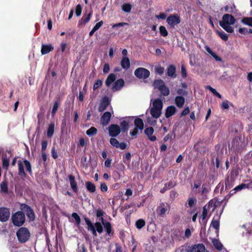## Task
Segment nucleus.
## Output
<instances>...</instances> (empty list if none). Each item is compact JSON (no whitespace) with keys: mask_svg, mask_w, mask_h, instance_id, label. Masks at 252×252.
<instances>
[{"mask_svg":"<svg viewBox=\"0 0 252 252\" xmlns=\"http://www.w3.org/2000/svg\"><path fill=\"white\" fill-rule=\"evenodd\" d=\"M213 245L214 247L219 250H221L222 248V245L218 240H215L213 241Z\"/></svg>","mask_w":252,"mask_h":252,"instance_id":"obj_53","label":"nucleus"},{"mask_svg":"<svg viewBox=\"0 0 252 252\" xmlns=\"http://www.w3.org/2000/svg\"><path fill=\"white\" fill-rule=\"evenodd\" d=\"M2 167L6 170H7L9 165V160L2 159Z\"/></svg>","mask_w":252,"mask_h":252,"instance_id":"obj_57","label":"nucleus"},{"mask_svg":"<svg viewBox=\"0 0 252 252\" xmlns=\"http://www.w3.org/2000/svg\"><path fill=\"white\" fill-rule=\"evenodd\" d=\"M95 230L99 233H101L103 231V227L100 222H96L94 223Z\"/></svg>","mask_w":252,"mask_h":252,"instance_id":"obj_51","label":"nucleus"},{"mask_svg":"<svg viewBox=\"0 0 252 252\" xmlns=\"http://www.w3.org/2000/svg\"><path fill=\"white\" fill-rule=\"evenodd\" d=\"M167 211L163 203H161L157 209V214L160 217H163Z\"/></svg>","mask_w":252,"mask_h":252,"instance_id":"obj_22","label":"nucleus"},{"mask_svg":"<svg viewBox=\"0 0 252 252\" xmlns=\"http://www.w3.org/2000/svg\"><path fill=\"white\" fill-rule=\"evenodd\" d=\"M112 176L115 181L119 180L121 179V176H122V175L120 174V173L118 171H114L113 172Z\"/></svg>","mask_w":252,"mask_h":252,"instance_id":"obj_59","label":"nucleus"},{"mask_svg":"<svg viewBox=\"0 0 252 252\" xmlns=\"http://www.w3.org/2000/svg\"><path fill=\"white\" fill-rule=\"evenodd\" d=\"M68 179L69 180L70 187L73 191L75 193H77L78 191V189L77 187V184L75 181V177L73 175L70 174L68 176Z\"/></svg>","mask_w":252,"mask_h":252,"instance_id":"obj_18","label":"nucleus"},{"mask_svg":"<svg viewBox=\"0 0 252 252\" xmlns=\"http://www.w3.org/2000/svg\"><path fill=\"white\" fill-rule=\"evenodd\" d=\"M154 86L160 91L161 95L166 96L169 94V89L165 85L164 82L162 80H155L154 82Z\"/></svg>","mask_w":252,"mask_h":252,"instance_id":"obj_5","label":"nucleus"},{"mask_svg":"<svg viewBox=\"0 0 252 252\" xmlns=\"http://www.w3.org/2000/svg\"><path fill=\"white\" fill-rule=\"evenodd\" d=\"M93 14V11L91 10L89 13L86 17L84 15L81 19L79 21L78 26V27H82L85 25L86 23L89 22Z\"/></svg>","mask_w":252,"mask_h":252,"instance_id":"obj_17","label":"nucleus"},{"mask_svg":"<svg viewBox=\"0 0 252 252\" xmlns=\"http://www.w3.org/2000/svg\"><path fill=\"white\" fill-rule=\"evenodd\" d=\"M181 74L183 78H186L187 77V71L184 64L181 65Z\"/></svg>","mask_w":252,"mask_h":252,"instance_id":"obj_60","label":"nucleus"},{"mask_svg":"<svg viewBox=\"0 0 252 252\" xmlns=\"http://www.w3.org/2000/svg\"><path fill=\"white\" fill-rule=\"evenodd\" d=\"M154 131L152 127L146 128L144 130L145 134L148 136V138L152 141H155L157 140V137L155 135H152Z\"/></svg>","mask_w":252,"mask_h":252,"instance_id":"obj_20","label":"nucleus"},{"mask_svg":"<svg viewBox=\"0 0 252 252\" xmlns=\"http://www.w3.org/2000/svg\"><path fill=\"white\" fill-rule=\"evenodd\" d=\"M176 186V183L175 182H173L172 181H170L169 182L164 184V186L167 189L174 188Z\"/></svg>","mask_w":252,"mask_h":252,"instance_id":"obj_56","label":"nucleus"},{"mask_svg":"<svg viewBox=\"0 0 252 252\" xmlns=\"http://www.w3.org/2000/svg\"><path fill=\"white\" fill-rule=\"evenodd\" d=\"M60 96H58V97H57V100L55 101V102L54 103L53 106L52 112H51L52 116H54V115L56 113V112L58 109V108H59V106L60 105Z\"/></svg>","mask_w":252,"mask_h":252,"instance_id":"obj_35","label":"nucleus"},{"mask_svg":"<svg viewBox=\"0 0 252 252\" xmlns=\"http://www.w3.org/2000/svg\"><path fill=\"white\" fill-rule=\"evenodd\" d=\"M236 179V169L233 168L227 176L225 181L226 189H230L234 185Z\"/></svg>","mask_w":252,"mask_h":252,"instance_id":"obj_7","label":"nucleus"},{"mask_svg":"<svg viewBox=\"0 0 252 252\" xmlns=\"http://www.w3.org/2000/svg\"><path fill=\"white\" fill-rule=\"evenodd\" d=\"M110 143L112 146L118 148L120 142L117 139L115 138L114 137H112L110 139Z\"/></svg>","mask_w":252,"mask_h":252,"instance_id":"obj_48","label":"nucleus"},{"mask_svg":"<svg viewBox=\"0 0 252 252\" xmlns=\"http://www.w3.org/2000/svg\"><path fill=\"white\" fill-rule=\"evenodd\" d=\"M129 122L128 120H124L120 122V128L121 129V131L123 133H126L127 132L129 129Z\"/></svg>","mask_w":252,"mask_h":252,"instance_id":"obj_25","label":"nucleus"},{"mask_svg":"<svg viewBox=\"0 0 252 252\" xmlns=\"http://www.w3.org/2000/svg\"><path fill=\"white\" fill-rule=\"evenodd\" d=\"M55 129L54 123H51L47 128V135L48 137H51L54 134Z\"/></svg>","mask_w":252,"mask_h":252,"instance_id":"obj_37","label":"nucleus"},{"mask_svg":"<svg viewBox=\"0 0 252 252\" xmlns=\"http://www.w3.org/2000/svg\"><path fill=\"white\" fill-rule=\"evenodd\" d=\"M100 220H101V221L104 225V228L105 229V231H106L107 234L109 235L112 231V226H111L110 222H104V219L103 218H101L100 219Z\"/></svg>","mask_w":252,"mask_h":252,"instance_id":"obj_33","label":"nucleus"},{"mask_svg":"<svg viewBox=\"0 0 252 252\" xmlns=\"http://www.w3.org/2000/svg\"><path fill=\"white\" fill-rule=\"evenodd\" d=\"M216 32L223 40L227 41L228 40V37L224 32L217 30Z\"/></svg>","mask_w":252,"mask_h":252,"instance_id":"obj_42","label":"nucleus"},{"mask_svg":"<svg viewBox=\"0 0 252 252\" xmlns=\"http://www.w3.org/2000/svg\"><path fill=\"white\" fill-rule=\"evenodd\" d=\"M1 192L3 193L8 192L7 182L6 180H3L0 184Z\"/></svg>","mask_w":252,"mask_h":252,"instance_id":"obj_38","label":"nucleus"},{"mask_svg":"<svg viewBox=\"0 0 252 252\" xmlns=\"http://www.w3.org/2000/svg\"><path fill=\"white\" fill-rule=\"evenodd\" d=\"M103 21H100V22L95 24V25L93 27V29L96 32L103 25Z\"/></svg>","mask_w":252,"mask_h":252,"instance_id":"obj_64","label":"nucleus"},{"mask_svg":"<svg viewBox=\"0 0 252 252\" xmlns=\"http://www.w3.org/2000/svg\"><path fill=\"white\" fill-rule=\"evenodd\" d=\"M82 10V7L81 4H78L77 5L75 8V14L77 17L81 15Z\"/></svg>","mask_w":252,"mask_h":252,"instance_id":"obj_55","label":"nucleus"},{"mask_svg":"<svg viewBox=\"0 0 252 252\" xmlns=\"http://www.w3.org/2000/svg\"><path fill=\"white\" fill-rule=\"evenodd\" d=\"M102 85V81L99 79L97 80L93 86L94 90H96L98 88H100Z\"/></svg>","mask_w":252,"mask_h":252,"instance_id":"obj_50","label":"nucleus"},{"mask_svg":"<svg viewBox=\"0 0 252 252\" xmlns=\"http://www.w3.org/2000/svg\"><path fill=\"white\" fill-rule=\"evenodd\" d=\"M201 189H202L201 192V195H204V194H205L209 192V189L208 188H207L206 187V185H205V184H203L202 186Z\"/></svg>","mask_w":252,"mask_h":252,"instance_id":"obj_58","label":"nucleus"},{"mask_svg":"<svg viewBox=\"0 0 252 252\" xmlns=\"http://www.w3.org/2000/svg\"><path fill=\"white\" fill-rule=\"evenodd\" d=\"M23 162L24 165H25L27 171L28 172L29 174L31 175L32 174V169L31 163L26 159L24 160Z\"/></svg>","mask_w":252,"mask_h":252,"instance_id":"obj_40","label":"nucleus"},{"mask_svg":"<svg viewBox=\"0 0 252 252\" xmlns=\"http://www.w3.org/2000/svg\"><path fill=\"white\" fill-rule=\"evenodd\" d=\"M122 9L126 12H129L131 9V5L129 3H124L122 6Z\"/></svg>","mask_w":252,"mask_h":252,"instance_id":"obj_46","label":"nucleus"},{"mask_svg":"<svg viewBox=\"0 0 252 252\" xmlns=\"http://www.w3.org/2000/svg\"><path fill=\"white\" fill-rule=\"evenodd\" d=\"M110 101L108 97L105 96L101 100L100 104L98 108L99 112L104 111L107 107L110 104Z\"/></svg>","mask_w":252,"mask_h":252,"instance_id":"obj_15","label":"nucleus"},{"mask_svg":"<svg viewBox=\"0 0 252 252\" xmlns=\"http://www.w3.org/2000/svg\"><path fill=\"white\" fill-rule=\"evenodd\" d=\"M164 67H162L160 65H158L155 67V71L159 75H161L164 72Z\"/></svg>","mask_w":252,"mask_h":252,"instance_id":"obj_54","label":"nucleus"},{"mask_svg":"<svg viewBox=\"0 0 252 252\" xmlns=\"http://www.w3.org/2000/svg\"><path fill=\"white\" fill-rule=\"evenodd\" d=\"M213 202L212 201V200H210L208 202V206L207 207V205H205L203 207L202 213L201 216V218L203 220H205L206 218V217L207 216V214H208V210L209 209L210 206H213Z\"/></svg>","mask_w":252,"mask_h":252,"instance_id":"obj_29","label":"nucleus"},{"mask_svg":"<svg viewBox=\"0 0 252 252\" xmlns=\"http://www.w3.org/2000/svg\"><path fill=\"white\" fill-rule=\"evenodd\" d=\"M84 219L85 221V222L86 224L87 225V229L89 231H92L95 228V226L94 225L91 220L89 219V218L87 217L86 216H84Z\"/></svg>","mask_w":252,"mask_h":252,"instance_id":"obj_36","label":"nucleus"},{"mask_svg":"<svg viewBox=\"0 0 252 252\" xmlns=\"http://www.w3.org/2000/svg\"><path fill=\"white\" fill-rule=\"evenodd\" d=\"M20 209L26 212L27 216L30 221H34L35 220V214L33 210L30 206L26 204L23 203L20 205Z\"/></svg>","mask_w":252,"mask_h":252,"instance_id":"obj_9","label":"nucleus"},{"mask_svg":"<svg viewBox=\"0 0 252 252\" xmlns=\"http://www.w3.org/2000/svg\"><path fill=\"white\" fill-rule=\"evenodd\" d=\"M159 33L161 36L165 37L168 35V33L165 27L160 26L159 28Z\"/></svg>","mask_w":252,"mask_h":252,"instance_id":"obj_44","label":"nucleus"},{"mask_svg":"<svg viewBox=\"0 0 252 252\" xmlns=\"http://www.w3.org/2000/svg\"><path fill=\"white\" fill-rule=\"evenodd\" d=\"M178 195L177 192L175 190H172L170 192V197L171 199L174 200Z\"/></svg>","mask_w":252,"mask_h":252,"instance_id":"obj_63","label":"nucleus"},{"mask_svg":"<svg viewBox=\"0 0 252 252\" xmlns=\"http://www.w3.org/2000/svg\"><path fill=\"white\" fill-rule=\"evenodd\" d=\"M211 225L216 230H219L220 227V222L218 220L213 219L211 222Z\"/></svg>","mask_w":252,"mask_h":252,"instance_id":"obj_49","label":"nucleus"},{"mask_svg":"<svg viewBox=\"0 0 252 252\" xmlns=\"http://www.w3.org/2000/svg\"><path fill=\"white\" fill-rule=\"evenodd\" d=\"M176 111V109L174 106L171 105L167 107L165 110V116L166 118H168L173 115Z\"/></svg>","mask_w":252,"mask_h":252,"instance_id":"obj_23","label":"nucleus"},{"mask_svg":"<svg viewBox=\"0 0 252 252\" xmlns=\"http://www.w3.org/2000/svg\"><path fill=\"white\" fill-rule=\"evenodd\" d=\"M124 80L123 79H119L114 82L112 89L114 91H119L124 86Z\"/></svg>","mask_w":252,"mask_h":252,"instance_id":"obj_19","label":"nucleus"},{"mask_svg":"<svg viewBox=\"0 0 252 252\" xmlns=\"http://www.w3.org/2000/svg\"><path fill=\"white\" fill-rule=\"evenodd\" d=\"M242 227L245 229V231H243V233L246 234H251L252 233V229L250 228V224H245L242 226Z\"/></svg>","mask_w":252,"mask_h":252,"instance_id":"obj_43","label":"nucleus"},{"mask_svg":"<svg viewBox=\"0 0 252 252\" xmlns=\"http://www.w3.org/2000/svg\"><path fill=\"white\" fill-rule=\"evenodd\" d=\"M111 118V113L106 111L103 113L100 118V123L103 126H106L110 122Z\"/></svg>","mask_w":252,"mask_h":252,"instance_id":"obj_14","label":"nucleus"},{"mask_svg":"<svg viewBox=\"0 0 252 252\" xmlns=\"http://www.w3.org/2000/svg\"><path fill=\"white\" fill-rule=\"evenodd\" d=\"M10 210L6 207L0 208V221L5 222L7 221L10 217Z\"/></svg>","mask_w":252,"mask_h":252,"instance_id":"obj_12","label":"nucleus"},{"mask_svg":"<svg viewBox=\"0 0 252 252\" xmlns=\"http://www.w3.org/2000/svg\"><path fill=\"white\" fill-rule=\"evenodd\" d=\"M97 132V129L95 127L92 126L86 131V134L89 136H93L96 135Z\"/></svg>","mask_w":252,"mask_h":252,"instance_id":"obj_39","label":"nucleus"},{"mask_svg":"<svg viewBox=\"0 0 252 252\" xmlns=\"http://www.w3.org/2000/svg\"><path fill=\"white\" fill-rule=\"evenodd\" d=\"M235 19L232 15L225 14L223 15L222 20L220 21L219 25L226 32L232 33L234 32V29L231 25L235 23Z\"/></svg>","mask_w":252,"mask_h":252,"instance_id":"obj_1","label":"nucleus"},{"mask_svg":"<svg viewBox=\"0 0 252 252\" xmlns=\"http://www.w3.org/2000/svg\"><path fill=\"white\" fill-rule=\"evenodd\" d=\"M116 78V75L114 73L110 74L107 77L105 81V84L107 87H109L111 84L113 83Z\"/></svg>","mask_w":252,"mask_h":252,"instance_id":"obj_32","label":"nucleus"},{"mask_svg":"<svg viewBox=\"0 0 252 252\" xmlns=\"http://www.w3.org/2000/svg\"><path fill=\"white\" fill-rule=\"evenodd\" d=\"M134 123L136 128L140 130H142L144 129V122L142 119L136 118L134 120Z\"/></svg>","mask_w":252,"mask_h":252,"instance_id":"obj_30","label":"nucleus"},{"mask_svg":"<svg viewBox=\"0 0 252 252\" xmlns=\"http://www.w3.org/2000/svg\"><path fill=\"white\" fill-rule=\"evenodd\" d=\"M166 22L171 28H174L175 25L180 23L181 18L178 14H171L167 18Z\"/></svg>","mask_w":252,"mask_h":252,"instance_id":"obj_10","label":"nucleus"},{"mask_svg":"<svg viewBox=\"0 0 252 252\" xmlns=\"http://www.w3.org/2000/svg\"><path fill=\"white\" fill-rule=\"evenodd\" d=\"M145 221L143 219H139L135 222V226L137 229H141L145 225Z\"/></svg>","mask_w":252,"mask_h":252,"instance_id":"obj_41","label":"nucleus"},{"mask_svg":"<svg viewBox=\"0 0 252 252\" xmlns=\"http://www.w3.org/2000/svg\"><path fill=\"white\" fill-rule=\"evenodd\" d=\"M188 205L189 207H192L196 203V200L195 198H189L188 199Z\"/></svg>","mask_w":252,"mask_h":252,"instance_id":"obj_61","label":"nucleus"},{"mask_svg":"<svg viewBox=\"0 0 252 252\" xmlns=\"http://www.w3.org/2000/svg\"><path fill=\"white\" fill-rule=\"evenodd\" d=\"M16 235L19 242L25 243L30 239L31 233L27 228L22 227L17 230Z\"/></svg>","mask_w":252,"mask_h":252,"instance_id":"obj_4","label":"nucleus"},{"mask_svg":"<svg viewBox=\"0 0 252 252\" xmlns=\"http://www.w3.org/2000/svg\"><path fill=\"white\" fill-rule=\"evenodd\" d=\"M71 216L75 220L76 225H79L81 222V219L79 215L76 213H73Z\"/></svg>","mask_w":252,"mask_h":252,"instance_id":"obj_52","label":"nucleus"},{"mask_svg":"<svg viewBox=\"0 0 252 252\" xmlns=\"http://www.w3.org/2000/svg\"><path fill=\"white\" fill-rule=\"evenodd\" d=\"M109 134L112 137H116L121 132L120 126L116 124H111L107 128Z\"/></svg>","mask_w":252,"mask_h":252,"instance_id":"obj_11","label":"nucleus"},{"mask_svg":"<svg viewBox=\"0 0 252 252\" xmlns=\"http://www.w3.org/2000/svg\"><path fill=\"white\" fill-rule=\"evenodd\" d=\"M176 130V128H174L173 129V130L171 132H170V133H168V134H167L163 139V141L165 142H166L168 140L170 139L171 140H173L174 139H175V137H176V134H175V131Z\"/></svg>","mask_w":252,"mask_h":252,"instance_id":"obj_34","label":"nucleus"},{"mask_svg":"<svg viewBox=\"0 0 252 252\" xmlns=\"http://www.w3.org/2000/svg\"><path fill=\"white\" fill-rule=\"evenodd\" d=\"M134 75L139 79H147L150 75V71L144 67H139L134 72Z\"/></svg>","mask_w":252,"mask_h":252,"instance_id":"obj_6","label":"nucleus"},{"mask_svg":"<svg viewBox=\"0 0 252 252\" xmlns=\"http://www.w3.org/2000/svg\"><path fill=\"white\" fill-rule=\"evenodd\" d=\"M18 175L21 177L26 178L27 177V174L25 172L23 163L21 160L18 161Z\"/></svg>","mask_w":252,"mask_h":252,"instance_id":"obj_24","label":"nucleus"},{"mask_svg":"<svg viewBox=\"0 0 252 252\" xmlns=\"http://www.w3.org/2000/svg\"><path fill=\"white\" fill-rule=\"evenodd\" d=\"M85 186L87 191L91 193H94L96 191L95 185L90 181H87L85 183Z\"/></svg>","mask_w":252,"mask_h":252,"instance_id":"obj_26","label":"nucleus"},{"mask_svg":"<svg viewBox=\"0 0 252 252\" xmlns=\"http://www.w3.org/2000/svg\"><path fill=\"white\" fill-rule=\"evenodd\" d=\"M205 49L206 51L210 54L215 59L216 61L220 62L221 61V59L220 57L218 56L216 53L214 52L208 46H205Z\"/></svg>","mask_w":252,"mask_h":252,"instance_id":"obj_31","label":"nucleus"},{"mask_svg":"<svg viewBox=\"0 0 252 252\" xmlns=\"http://www.w3.org/2000/svg\"><path fill=\"white\" fill-rule=\"evenodd\" d=\"M204 174L203 172H198L196 176V180L194 181L193 185H191V189L195 193L198 192V189L200 187L203 181Z\"/></svg>","mask_w":252,"mask_h":252,"instance_id":"obj_8","label":"nucleus"},{"mask_svg":"<svg viewBox=\"0 0 252 252\" xmlns=\"http://www.w3.org/2000/svg\"><path fill=\"white\" fill-rule=\"evenodd\" d=\"M11 220L14 226L20 227L25 222V214L23 211H17L12 215Z\"/></svg>","mask_w":252,"mask_h":252,"instance_id":"obj_3","label":"nucleus"},{"mask_svg":"<svg viewBox=\"0 0 252 252\" xmlns=\"http://www.w3.org/2000/svg\"><path fill=\"white\" fill-rule=\"evenodd\" d=\"M176 68L175 65L170 64L166 69V75L172 78H175L177 77L176 73Z\"/></svg>","mask_w":252,"mask_h":252,"instance_id":"obj_16","label":"nucleus"},{"mask_svg":"<svg viewBox=\"0 0 252 252\" xmlns=\"http://www.w3.org/2000/svg\"><path fill=\"white\" fill-rule=\"evenodd\" d=\"M185 252H206V249L203 244H195L189 250H184Z\"/></svg>","mask_w":252,"mask_h":252,"instance_id":"obj_13","label":"nucleus"},{"mask_svg":"<svg viewBox=\"0 0 252 252\" xmlns=\"http://www.w3.org/2000/svg\"><path fill=\"white\" fill-rule=\"evenodd\" d=\"M185 102V98L183 96H177L175 98V103L179 108L183 107Z\"/></svg>","mask_w":252,"mask_h":252,"instance_id":"obj_27","label":"nucleus"},{"mask_svg":"<svg viewBox=\"0 0 252 252\" xmlns=\"http://www.w3.org/2000/svg\"><path fill=\"white\" fill-rule=\"evenodd\" d=\"M121 65L123 68L127 69L130 67V61L128 57H123L121 61Z\"/></svg>","mask_w":252,"mask_h":252,"instance_id":"obj_28","label":"nucleus"},{"mask_svg":"<svg viewBox=\"0 0 252 252\" xmlns=\"http://www.w3.org/2000/svg\"><path fill=\"white\" fill-rule=\"evenodd\" d=\"M242 22L249 26H252V17L244 18L242 20Z\"/></svg>","mask_w":252,"mask_h":252,"instance_id":"obj_47","label":"nucleus"},{"mask_svg":"<svg viewBox=\"0 0 252 252\" xmlns=\"http://www.w3.org/2000/svg\"><path fill=\"white\" fill-rule=\"evenodd\" d=\"M162 107L163 103L161 99L156 98L154 100L153 106L150 109V113L153 118L158 119L160 116Z\"/></svg>","mask_w":252,"mask_h":252,"instance_id":"obj_2","label":"nucleus"},{"mask_svg":"<svg viewBox=\"0 0 252 252\" xmlns=\"http://www.w3.org/2000/svg\"><path fill=\"white\" fill-rule=\"evenodd\" d=\"M54 50V46L51 44H42L41 49L42 55H45Z\"/></svg>","mask_w":252,"mask_h":252,"instance_id":"obj_21","label":"nucleus"},{"mask_svg":"<svg viewBox=\"0 0 252 252\" xmlns=\"http://www.w3.org/2000/svg\"><path fill=\"white\" fill-rule=\"evenodd\" d=\"M12 154L10 151L6 150L4 153H3L2 154V159H5L6 160H9L10 158L11 157Z\"/></svg>","mask_w":252,"mask_h":252,"instance_id":"obj_45","label":"nucleus"},{"mask_svg":"<svg viewBox=\"0 0 252 252\" xmlns=\"http://www.w3.org/2000/svg\"><path fill=\"white\" fill-rule=\"evenodd\" d=\"M104 211L100 209H97L95 211V215L97 218H99V217H101V218H102V217L104 216Z\"/></svg>","mask_w":252,"mask_h":252,"instance_id":"obj_62","label":"nucleus"}]
</instances>
